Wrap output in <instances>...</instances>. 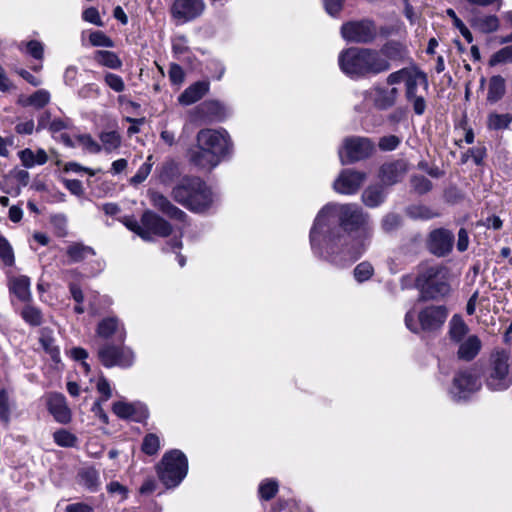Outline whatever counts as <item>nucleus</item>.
<instances>
[{"label":"nucleus","instance_id":"obj_19","mask_svg":"<svg viewBox=\"0 0 512 512\" xmlns=\"http://www.w3.org/2000/svg\"><path fill=\"white\" fill-rule=\"evenodd\" d=\"M454 235L449 230L439 228L429 234L428 248L436 256L447 255L453 247Z\"/></svg>","mask_w":512,"mask_h":512},{"label":"nucleus","instance_id":"obj_50","mask_svg":"<svg viewBox=\"0 0 512 512\" xmlns=\"http://www.w3.org/2000/svg\"><path fill=\"white\" fill-rule=\"evenodd\" d=\"M78 143L89 153L97 154L101 152L102 147L89 134H82L76 137Z\"/></svg>","mask_w":512,"mask_h":512},{"label":"nucleus","instance_id":"obj_28","mask_svg":"<svg viewBox=\"0 0 512 512\" xmlns=\"http://www.w3.org/2000/svg\"><path fill=\"white\" fill-rule=\"evenodd\" d=\"M481 346L482 344L480 339L476 335H471L460 344L458 357L460 359L470 361L478 355Z\"/></svg>","mask_w":512,"mask_h":512},{"label":"nucleus","instance_id":"obj_21","mask_svg":"<svg viewBox=\"0 0 512 512\" xmlns=\"http://www.w3.org/2000/svg\"><path fill=\"white\" fill-rule=\"evenodd\" d=\"M47 408L57 422L63 424L70 422L71 411L66 404V399L63 394H49L47 396Z\"/></svg>","mask_w":512,"mask_h":512},{"label":"nucleus","instance_id":"obj_40","mask_svg":"<svg viewBox=\"0 0 512 512\" xmlns=\"http://www.w3.org/2000/svg\"><path fill=\"white\" fill-rule=\"evenodd\" d=\"M279 489L278 482L274 479L263 480L258 488L259 496L262 500L269 501L275 497Z\"/></svg>","mask_w":512,"mask_h":512},{"label":"nucleus","instance_id":"obj_14","mask_svg":"<svg viewBox=\"0 0 512 512\" xmlns=\"http://www.w3.org/2000/svg\"><path fill=\"white\" fill-rule=\"evenodd\" d=\"M366 173L354 169H344L333 183V188L337 193L352 195L355 194L364 181Z\"/></svg>","mask_w":512,"mask_h":512},{"label":"nucleus","instance_id":"obj_54","mask_svg":"<svg viewBox=\"0 0 512 512\" xmlns=\"http://www.w3.org/2000/svg\"><path fill=\"white\" fill-rule=\"evenodd\" d=\"M411 185L418 194H425L432 188L431 181L422 175L412 177Z\"/></svg>","mask_w":512,"mask_h":512},{"label":"nucleus","instance_id":"obj_45","mask_svg":"<svg viewBox=\"0 0 512 512\" xmlns=\"http://www.w3.org/2000/svg\"><path fill=\"white\" fill-rule=\"evenodd\" d=\"M22 318L32 326H39L42 323V314L38 308L27 305L21 312Z\"/></svg>","mask_w":512,"mask_h":512},{"label":"nucleus","instance_id":"obj_24","mask_svg":"<svg viewBox=\"0 0 512 512\" xmlns=\"http://www.w3.org/2000/svg\"><path fill=\"white\" fill-rule=\"evenodd\" d=\"M388 62L406 61L409 59V51L405 45L397 41H389L378 50Z\"/></svg>","mask_w":512,"mask_h":512},{"label":"nucleus","instance_id":"obj_46","mask_svg":"<svg viewBox=\"0 0 512 512\" xmlns=\"http://www.w3.org/2000/svg\"><path fill=\"white\" fill-rule=\"evenodd\" d=\"M81 483L89 488L94 489L99 484V475L94 468H87L79 473Z\"/></svg>","mask_w":512,"mask_h":512},{"label":"nucleus","instance_id":"obj_64","mask_svg":"<svg viewBox=\"0 0 512 512\" xmlns=\"http://www.w3.org/2000/svg\"><path fill=\"white\" fill-rule=\"evenodd\" d=\"M97 390L103 395V401H107L112 396V390L109 382L103 376L98 379Z\"/></svg>","mask_w":512,"mask_h":512},{"label":"nucleus","instance_id":"obj_1","mask_svg":"<svg viewBox=\"0 0 512 512\" xmlns=\"http://www.w3.org/2000/svg\"><path fill=\"white\" fill-rule=\"evenodd\" d=\"M373 229L369 216L355 204H326L317 214L310 231L315 254L343 267L366 251Z\"/></svg>","mask_w":512,"mask_h":512},{"label":"nucleus","instance_id":"obj_2","mask_svg":"<svg viewBox=\"0 0 512 512\" xmlns=\"http://www.w3.org/2000/svg\"><path fill=\"white\" fill-rule=\"evenodd\" d=\"M196 147L190 152V161L211 170L230 153L232 144L229 134L223 129H202L196 136Z\"/></svg>","mask_w":512,"mask_h":512},{"label":"nucleus","instance_id":"obj_56","mask_svg":"<svg viewBox=\"0 0 512 512\" xmlns=\"http://www.w3.org/2000/svg\"><path fill=\"white\" fill-rule=\"evenodd\" d=\"M151 158L152 157L149 156L147 161L141 165L137 173L131 178V183H142L148 177L152 169V164L150 163Z\"/></svg>","mask_w":512,"mask_h":512},{"label":"nucleus","instance_id":"obj_58","mask_svg":"<svg viewBox=\"0 0 512 512\" xmlns=\"http://www.w3.org/2000/svg\"><path fill=\"white\" fill-rule=\"evenodd\" d=\"M409 214L413 218H421V219H431L438 216V213L433 212L430 208L426 206H414L410 208Z\"/></svg>","mask_w":512,"mask_h":512},{"label":"nucleus","instance_id":"obj_35","mask_svg":"<svg viewBox=\"0 0 512 512\" xmlns=\"http://www.w3.org/2000/svg\"><path fill=\"white\" fill-rule=\"evenodd\" d=\"M179 175V168L175 161H165L158 170V177L161 183L168 185Z\"/></svg>","mask_w":512,"mask_h":512},{"label":"nucleus","instance_id":"obj_38","mask_svg":"<svg viewBox=\"0 0 512 512\" xmlns=\"http://www.w3.org/2000/svg\"><path fill=\"white\" fill-rule=\"evenodd\" d=\"M94 250L81 243H74L67 248V255L72 262H80L89 255H94Z\"/></svg>","mask_w":512,"mask_h":512},{"label":"nucleus","instance_id":"obj_6","mask_svg":"<svg viewBox=\"0 0 512 512\" xmlns=\"http://www.w3.org/2000/svg\"><path fill=\"white\" fill-rule=\"evenodd\" d=\"M421 291V299L436 300L445 297L450 292L446 270L438 265L425 266L415 280Z\"/></svg>","mask_w":512,"mask_h":512},{"label":"nucleus","instance_id":"obj_30","mask_svg":"<svg viewBox=\"0 0 512 512\" xmlns=\"http://www.w3.org/2000/svg\"><path fill=\"white\" fill-rule=\"evenodd\" d=\"M385 197V192L379 185H370L362 193L363 203L370 208H374L382 204Z\"/></svg>","mask_w":512,"mask_h":512},{"label":"nucleus","instance_id":"obj_63","mask_svg":"<svg viewBox=\"0 0 512 512\" xmlns=\"http://www.w3.org/2000/svg\"><path fill=\"white\" fill-rule=\"evenodd\" d=\"M27 52L34 57L35 59H42L43 58V45L36 40L29 41L26 45Z\"/></svg>","mask_w":512,"mask_h":512},{"label":"nucleus","instance_id":"obj_31","mask_svg":"<svg viewBox=\"0 0 512 512\" xmlns=\"http://www.w3.org/2000/svg\"><path fill=\"white\" fill-rule=\"evenodd\" d=\"M94 60L101 66L109 69H120L122 67V61L118 55L109 50H97L94 53Z\"/></svg>","mask_w":512,"mask_h":512},{"label":"nucleus","instance_id":"obj_18","mask_svg":"<svg viewBox=\"0 0 512 512\" xmlns=\"http://www.w3.org/2000/svg\"><path fill=\"white\" fill-rule=\"evenodd\" d=\"M148 197L152 206L167 217L180 222L186 221L187 214L175 206L164 194L158 191H149Z\"/></svg>","mask_w":512,"mask_h":512},{"label":"nucleus","instance_id":"obj_60","mask_svg":"<svg viewBox=\"0 0 512 512\" xmlns=\"http://www.w3.org/2000/svg\"><path fill=\"white\" fill-rule=\"evenodd\" d=\"M400 144V138L395 135H388L380 138L378 146L383 151L395 150Z\"/></svg>","mask_w":512,"mask_h":512},{"label":"nucleus","instance_id":"obj_51","mask_svg":"<svg viewBox=\"0 0 512 512\" xmlns=\"http://www.w3.org/2000/svg\"><path fill=\"white\" fill-rule=\"evenodd\" d=\"M0 258L7 266L14 264V253L9 242L0 235Z\"/></svg>","mask_w":512,"mask_h":512},{"label":"nucleus","instance_id":"obj_39","mask_svg":"<svg viewBox=\"0 0 512 512\" xmlns=\"http://www.w3.org/2000/svg\"><path fill=\"white\" fill-rule=\"evenodd\" d=\"M512 122V115L509 113L505 114H498V113H491L488 116V127L492 130H502L509 127L510 123Z\"/></svg>","mask_w":512,"mask_h":512},{"label":"nucleus","instance_id":"obj_11","mask_svg":"<svg viewBox=\"0 0 512 512\" xmlns=\"http://www.w3.org/2000/svg\"><path fill=\"white\" fill-rule=\"evenodd\" d=\"M481 386V381L475 372L464 370L455 375L449 393L454 401H463L479 391Z\"/></svg>","mask_w":512,"mask_h":512},{"label":"nucleus","instance_id":"obj_59","mask_svg":"<svg viewBox=\"0 0 512 512\" xmlns=\"http://www.w3.org/2000/svg\"><path fill=\"white\" fill-rule=\"evenodd\" d=\"M124 224L125 226L135 232L138 236H140L143 240L145 241H149V235H148V232L146 230L143 229V225L142 223L136 221L135 219L133 218H127L125 219L124 221Z\"/></svg>","mask_w":512,"mask_h":512},{"label":"nucleus","instance_id":"obj_42","mask_svg":"<svg viewBox=\"0 0 512 512\" xmlns=\"http://www.w3.org/2000/svg\"><path fill=\"white\" fill-rule=\"evenodd\" d=\"M11 419V401L6 389L0 390V420L8 424Z\"/></svg>","mask_w":512,"mask_h":512},{"label":"nucleus","instance_id":"obj_15","mask_svg":"<svg viewBox=\"0 0 512 512\" xmlns=\"http://www.w3.org/2000/svg\"><path fill=\"white\" fill-rule=\"evenodd\" d=\"M365 99L371 102L379 110H388L392 108L398 99L399 90L396 87L387 88L382 86H373L365 92Z\"/></svg>","mask_w":512,"mask_h":512},{"label":"nucleus","instance_id":"obj_26","mask_svg":"<svg viewBox=\"0 0 512 512\" xmlns=\"http://www.w3.org/2000/svg\"><path fill=\"white\" fill-rule=\"evenodd\" d=\"M209 90L207 82H196L190 85L179 96V102L183 105H191L200 100Z\"/></svg>","mask_w":512,"mask_h":512},{"label":"nucleus","instance_id":"obj_3","mask_svg":"<svg viewBox=\"0 0 512 512\" xmlns=\"http://www.w3.org/2000/svg\"><path fill=\"white\" fill-rule=\"evenodd\" d=\"M341 71L350 78L359 79L387 72L391 68L388 60L375 49L351 47L338 57Z\"/></svg>","mask_w":512,"mask_h":512},{"label":"nucleus","instance_id":"obj_27","mask_svg":"<svg viewBox=\"0 0 512 512\" xmlns=\"http://www.w3.org/2000/svg\"><path fill=\"white\" fill-rule=\"evenodd\" d=\"M18 157L25 168H32L35 165H44L48 161V155L42 148H39L35 152L30 148H25L18 152Z\"/></svg>","mask_w":512,"mask_h":512},{"label":"nucleus","instance_id":"obj_20","mask_svg":"<svg viewBox=\"0 0 512 512\" xmlns=\"http://www.w3.org/2000/svg\"><path fill=\"white\" fill-rule=\"evenodd\" d=\"M407 170V163L404 160L387 162L381 166L379 178L384 185L392 186L403 179Z\"/></svg>","mask_w":512,"mask_h":512},{"label":"nucleus","instance_id":"obj_52","mask_svg":"<svg viewBox=\"0 0 512 512\" xmlns=\"http://www.w3.org/2000/svg\"><path fill=\"white\" fill-rule=\"evenodd\" d=\"M374 269L368 262L359 263L354 269V277L358 282H364L373 275Z\"/></svg>","mask_w":512,"mask_h":512},{"label":"nucleus","instance_id":"obj_43","mask_svg":"<svg viewBox=\"0 0 512 512\" xmlns=\"http://www.w3.org/2000/svg\"><path fill=\"white\" fill-rule=\"evenodd\" d=\"M89 42L94 47L113 48L114 41L108 37L103 31H93L89 35Z\"/></svg>","mask_w":512,"mask_h":512},{"label":"nucleus","instance_id":"obj_55","mask_svg":"<svg viewBox=\"0 0 512 512\" xmlns=\"http://www.w3.org/2000/svg\"><path fill=\"white\" fill-rule=\"evenodd\" d=\"M512 62V46H507L496 52L490 59V65L494 66L503 62Z\"/></svg>","mask_w":512,"mask_h":512},{"label":"nucleus","instance_id":"obj_61","mask_svg":"<svg viewBox=\"0 0 512 512\" xmlns=\"http://www.w3.org/2000/svg\"><path fill=\"white\" fill-rule=\"evenodd\" d=\"M82 17L86 22L92 23L96 26L102 27L104 25L98 10L94 7H89L84 10Z\"/></svg>","mask_w":512,"mask_h":512},{"label":"nucleus","instance_id":"obj_13","mask_svg":"<svg viewBox=\"0 0 512 512\" xmlns=\"http://www.w3.org/2000/svg\"><path fill=\"white\" fill-rule=\"evenodd\" d=\"M429 87L427 76L424 72L420 71L418 75L407 83L405 87V98L407 102L412 105L413 111L416 115H423L427 104L425 96L420 93V88L427 92Z\"/></svg>","mask_w":512,"mask_h":512},{"label":"nucleus","instance_id":"obj_49","mask_svg":"<svg viewBox=\"0 0 512 512\" xmlns=\"http://www.w3.org/2000/svg\"><path fill=\"white\" fill-rule=\"evenodd\" d=\"M105 84L113 91L121 93L125 90L126 85L122 77L117 74L107 72L104 75Z\"/></svg>","mask_w":512,"mask_h":512},{"label":"nucleus","instance_id":"obj_5","mask_svg":"<svg viewBox=\"0 0 512 512\" xmlns=\"http://www.w3.org/2000/svg\"><path fill=\"white\" fill-rule=\"evenodd\" d=\"M485 386L491 391H504L512 385V355L497 348L492 351L484 371Z\"/></svg>","mask_w":512,"mask_h":512},{"label":"nucleus","instance_id":"obj_44","mask_svg":"<svg viewBox=\"0 0 512 512\" xmlns=\"http://www.w3.org/2000/svg\"><path fill=\"white\" fill-rule=\"evenodd\" d=\"M50 101V94L48 91L40 89L30 95L25 101L24 105H31L36 108H42Z\"/></svg>","mask_w":512,"mask_h":512},{"label":"nucleus","instance_id":"obj_34","mask_svg":"<svg viewBox=\"0 0 512 512\" xmlns=\"http://www.w3.org/2000/svg\"><path fill=\"white\" fill-rule=\"evenodd\" d=\"M39 341L42 348L51 357V359L55 363L60 362V350L59 347L55 344V340L51 333L46 329L42 330Z\"/></svg>","mask_w":512,"mask_h":512},{"label":"nucleus","instance_id":"obj_37","mask_svg":"<svg viewBox=\"0 0 512 512\" xmlns=\"http://www.w3.org/2000/svg\"><path fill=\"white\" fill-rule=\"evenodd\" d=\"M99 138L102 143V149L107 153L116 150L121 144V136L116 131L102 132Z\"/></svg>","mask_w":512,"mask_h":512},{"label":"nucleus","instance_id":"obj_9","mask_svg":"<svg viewBox=\"0 0 512 512\" xmlns=\"http://www.w3.org/2000/svg\"><path fill=\"white\" fill-rule=\"evenodd\" d=\"M374 149V143L369 138L352 136L344 139L338 154L341 163L348 164L368 158Z\"/></svg>","mask_w":512,"mask_h":512},{"label":"nucleus","instance_id":"obj_17","mask_svg":"<svg viewBox=\"0 0 512 512\" xmlns=\"http://www.w3.org/2000/svg\"><path fill=\"white\" fill-rule=\"evenodd\" d=\"M143 229L148 232L149 240L152 235L167 237L172 232V226L164 218L151 210H146L141 216Z\"/></svg>","mask_w":512,"mask_h":512},{"label":"nucleus","instance_id":"obj_48","mask_svg":"<svg viewBox=\"0 0 512 512\" xmlns=\"http://www.w3.org/2000/svg\"><path fill=\"white\" fill-rule=\"evenodd\" d=\"M160 448L159 437L155 434H147L142 443V451L147 455H154Z\"/></svg>","mask_w":512,"mask_h":512},{"label":"nucleus","instance_id":"obj_16","mask_svg":"<svg viewBox=\"0 0 512 512\" xmlns=\"http://www.w3.org/2000/svg\"><path fill=\"white\" fill-rule=\"evenodd\" d=\"M205 7L204 0H175L171 7V14L181 22H188L202 15Z\"/></svg>","mask_w":512,"mask_h":512},{"label":"nucleus","instance_id":"obj_36","mask_svg":"<svg viewBox=\"0 0 512 512\" xmlns=\"http://www.w3.org/2000/svg\"><path fill=\"white\" fill-rule=\"evenodd\" d=\"M468 326L459 315H454L449 322V335L455 342H461L468 333Z\"/></svg>","mask_w":512,"mask_h":512},{"label":"nucleus","instance_id":"obj_8","mask_svg":"<svg viewBox=\"0 0 512 512\" xmlns=\"http://www.w3.org/2000/svg\"><path fill=\"white\" fill-rule=\"evenodd\" d=\"M415 312L408 311L405 315V325L413 333L420 330L432 332L440 329L445 323L448 311L445 306H429L418 313V321L414 320Z\"/></svg>","mask_w":512,"mask_h":512},{"label":"nucleus","instance_id":"obj_41","mask_svg":"<svg viewBox=\"0 0 512 512\" xmlns=\"http://www.w3.org/2000/svg\"><path fill=\"white\" fill-rule=\"evenodd\" d=\"M201 108L204 113L218 120H222L226 113L224 105L216 100L205 101L202 103Z\"/></svg>","mask_w":512,"mask_h":512},{"label":"nucleus","instance_id":"obj_25","mask_svg":"<svg viewBox=\"0 0 512 512\" xmlns=\"http://www.w3.org/2000/svg\"><path fill=\"white\" fill-rule=\"evenodd\" d=\"M9 290L20 301H29L31 298L30 279L27 276H14L9 279Z\"/></svg>","mask_w":512,"mask_h":512},{"label":"nucleus","instance_id":"obj_7","mask_svg":"<svg viewBox=\"0 0 512 512\" xmlns=\"http://www.w3.org/2000/svg\"><path fill=\"white\" fill-rule=\"evenodd\" d=\"M188 471V460L180 450L166 452L157 466L158 477L167 488L178 486Z\"/></svg>","mask_w":512,"mask_h":512},{"label":"nucleus","instance_id":"obj_4","mask_svg":"<svg viewBox=\"0 0 512 512\" xmlns=\"http://www.w3.org/2000/svg\"><path fill=\"white\" fill-rule=\"evenodd\" d=\"M171 196L174 201L196 213L205 212L214 201L211 189L198 177L181 179L173 187Z\"/></svg>","mask_w":512,"mask_h":512},{"label":"nucleus","instance_id":"obj_22","mask_svg":"<svg viewBox=\"0 0 512 512\" xmlns=\"http://www.w3.org/2000/svg\"><path fill=\"white\" fill-rule=\"evenodd\" d=\"M96 333L98 337L103 339L117 335L121 343L124 342L126 337V331L116 317H107L101 320L97 325Z\"/></svg>","mask_w":512,"mask_h":512},{"label":"nucleus","instance_id":"obj_53","mask_svg":"<svg viewBox=\"0 0 512 512\" xmlns=\"http://www.w3.org/2000/svg\"><path fill=\"white\" fill-rule=\"evenodd\" d=\"M401 225V216L396 213L386 214L381 221V227L385 232H392Z\"/></svg>","mask_w":512,"mask_h":512},{"label":"nucleus","instance_id":"obj_12","mask_svg":"<svg viewBox=\"0 0 512 512\" xmlns=\"http://www.w3.org/2000/svg\"><path fill=\"white\" fill-rule=\"evenodd\" d=\"M341 35L347 42L370 43L376 38L377 29L369 19L349 21L341 26Z\"/></svg>","mask_w":512,"mask_h":512},{"label":"nucleus","instance_id":"obj_23","mask_svg":"<svg viewBox=\"0 0 512 512\" xmlns=\"http://www.w3.org/2000/svg\"><path fill=\"white\" fill-rule=\"evenodd\" d=\"M113 412L120 418L132 419L135 421H141L147 417V410L145 407L125 402L114 403Z\"/></svg>","mask_w":512,"mask_h":512},{"label":"nucleus","instance_id":"obj_10","mask_svg":"<svg viewBox=\"0 0 512 512\" xmlns=\"http://www.w3.org/2000/svg\"><path fill=\"white\" fill-rule=\"evenodd\" d=\"M97 355L102 365L107 368L115 366L128 368L135 360V355L129 347L110 343H105L99 347Z\"/></svg>","mask_w":512,"mask_h":512},{"label":"nucleus","instance_id":"obj_47","mask_svg":"<svg viewBox=\"0 0 512 512\" xmlns=\"http://www.w3.org/2000/svg\"><path fill=\"white\" fill-rule=\"evenodd\" d=\"M53 438L54 441L61 447H73L77 441L75 435L64 429L56 431L53 435Z\"/></svg>","mask_w":512,"mask_h":512},{"label":"nucleus","instance_id":"obj_32","mask_svg":"<svg viewBox=\"0 0 512 512\" xmlns=\"http://www.w3.org/2000/svg\"><path fill=\"white\" fill-rule=\"evenodd\" d=\"M505 94V80L500 75L492 76L489 80L487 101L496 103Z\"/></svg>","mask_w":512,"mask_h":512},{"label":"nucleus","instance_id":"obj_33","mask_svg":"<svg viewBox=\"0 0 512 512\" xmlns=\"http://www.w3.org/2000/svg\"><path fill=\"white\" fill-rule=\"evenodd\" d=\"M472 26L483 33H491L498 29L499 20L495 15L475 16L471 20Z\"/></svg>","mask_w":512,"mask_h":512},{"label":"nucleus","instance_id":"obj_62","mask_svg":"<svg viewBox=\"0 0 512 512\" xmlns=\"http://www.w3.org/2000/svg\"><path fill=\"white\" fill-rule=\"evenodd\" d=\"M344 0H323L326 12L335 17L343 8Z\"/></svg>","mask_w":512,"mask_h":512},{"label":"nucleus","instance_id":"obj_29","mask_svg":"<svg viewBox=\"0 0 512 512\" xmlns=\"http://www.w3.org/2000/svg\"><path fill=\"white\" fill-rule=\"evenodd\" d=\"M421 70L416 66L405 67L395 72L390 73L386 78L388 85H396L404 82L405 86L413 80Z\"/></svg>","mask_w":512,"mask_h":512},{"label":"nucleus","instance_id":"obj_57","mask_svg":"<svg viewBox=\"0 0 512 512\" xmlns=\"http://www.w3.org/2000/svg\"><path fill=\"white\" fill-rule=\"evenodd\" d=\"M100 93V88L94 83L85 84L78 90V96L82 99L97 98Z\"/></svg>","mask_w":512,"mask_h":512}]
</instances>
